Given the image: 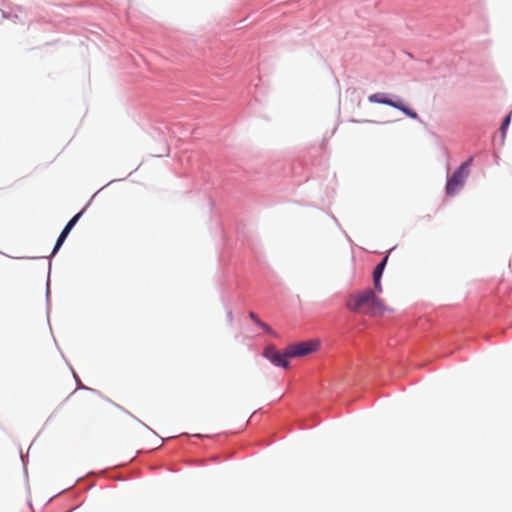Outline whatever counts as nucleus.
<instances>
[{
	"mask_svg": "<svg viewBox=\"0 0 512 512\" xmlns=\"http://www.w3.org/2000/svg\"><path fill=\"white\" fill-rule=\"evenodd\" d=\"M346 307L352 312L373 313L382 309L383 305L375 292L368 288L349 295L346 300Z\"/></svg>",
	"mask_w": 512,
	"mask_h": 512,
	"instance_id": "nucleus-1",
	"label": "nucleus"
},
{
	"mask_svg": "<svg viewBox=\"0 0 512 512\" xmlns=\"http://www.w3.org/2000/svg\"><path fill=\"white\" fill-rule=\"evenodd\" d=\"M320 348V342L318 340H308L295 344H291L287 347V355L291 358L304 357L312 354Z\"/></svg>",
	"mask_w": 512,
	"mask_h": 512,
	"instance_id": "nucleus-2",
	"label": "nucleus"
},
{
	"mask_svg": "<svg viewBox=\"0 0 512 512\" xmlns=\"http://www.w3.org/2000/svg\"><path fill=\"white\" fill-rule=\"evenodd\" d=\"M369 101L372 103L385 104V105L394 107V108L402 111L406 116H408L412 119H418V114L414 110L405 106L402 101H393L391 99L386 98L381 93H375V94L370 95Z\"/></svg>",
	"mask_w": 512,
	"mask_h": 512,
	"instance_id": "nucleus-3",
	"label": "nucleus"
},
{
	"mask_svg": "<svg viewBox=\"0 0 512 512\" xmlns=\"http://www.w3.org/2000/svg\"><path fill=\"white\" fill-rule=\"evenodd\" d=\"M468 172V163H463L447 181V194L454 195L458 191L468 176Z\"/></svg>",
	"mask_w": 512,
	"mask_h": 512,
	"instance_id": "nucleus-4",
	"label": "nucleus"
},
{
	"mask_svg": "<svg viewBox=\"0 0 512 512\" xmlns=\"http://www.w3.org/2000/svg\"><path fill=\"white\" fill-rule=\"evenodd\" d=\"M263 356L275 366L283 367L285 369L289 367L288 359L291 357L290 355H287V348L283 353H281L275 346L270 345L263 351Z\"/></svg>",
	"mask_w": 512,
	"mask_h": 512,
	"instance_id": "nucleus-5",
	"label": "nucleus"
},
{
	"mask_svg": "<svg viewBox=\"0 0 512 512\" xmlns=\"http://www.w3.org/2000/svg\"><path fill=\"white\" fill-rule=\"evenodd\" d=\"M388 261V256H385L384 259L375 267L373 271V283L375 290L379 293L382 292V285H381V276L384 271V268L386 266V263Z\"/></svg>",
	"mask_w": 512,
	"mask_h": 512,
	"instance_id": "nucleus-6",
	"label": "nucleus"
},
{
	"mask_svg": "<svg viewBox=\"0 0 512 512\" xmlns=\"http://www.w3.org/2000/svg\"><path fill=\"white\" fill-rule=\"evenodd\" d=\"M70 231H71L70 228H68L67 226L64 227V229L62 230V232L60 233V235H59V237H58V239L56 241V244L54 246L52 255H54L59 250V248L62 246L63 242L67 238V236L70 233Z\"/></svg>",
	"mask_w": 512,
	"mask_h": 512,
	"instance_id": "nucleus-7",
	"label": "nucleus"
},
{
	"mask_svg": "<svg viewBox=\"0 0 512 512\" xmlns=\"http://www.w3.org/2000/svg\"><path fill=\"white\" fill-rule=\"evenodd\" d=\"M70 231H71L70 228H68L67 226L64 227V229L62 230V232L60 233V235H59V237H58V239L56 241V244L54 246L52 255H54L59 250V248L62 246L63 242L67 238V236L70 233Z\"/></svg>",
	"mask_w": 512,
	"mask_h": 512,
	"instance_id": "nucleus-8",
	"label": "nucleus"
},
{
	"mask_svg": "<svg viewBox=\"0 0 512 512\" xmlns=\"http://www.w3.org/2000/svg\"><path fill=\"white\" fill-rule=\"evenodd\" d=\"M249 317H250V318H251V319H252V320H253V321H254V322H255L259 327H261L262 329H264V330H265V331H267V332H269V331H270V327H269L266 323L262 322V321H261V320L256 316V314H255V313L250 312V313H249Z\"/></svg>",
	"mask_w": 512,
	"mask_h": 512,
	"instance_id": "nucleus-9",
	"label": "nucleus"
},
{
	"mask_svg": "<svg viewBox=\"0 0 512 512\" xmlns=\"http://www.w3.org/2000/svg\"><path fill=\"white\" fill-rule=\"evenodd\" d=\"M510 121H511V114L507 115L506 118L504 119L502 125H501V133H502V136L504 137L505 136V133H506V130L510 124Z\"/></svg>",
	"mask_w": 512,
	"mask_h": 512,
	"instance_id": "nucleus-10",
	"label": "nucleus"
},
{
	"mask_svg": "<svg viewBox=\"0 0 512 512\" xmlns=\"http://www.w3.org/2000/svg\"><path fill=\"white\" fill-rule=\"evenodd\" d=\"M82 215V212L76 214L74 217H72L69 222L66 224V226L70 229H72L75 224L77 223V221L79 220V218L81 217Z\"/></svg>",
	"mask_w": 512,
	"mask_h": 512,
	"instance_id": "nucleus-11",
	"label": "nucleus"
},
{
	"mask_svg": "<svg viewBox=\"0 0 512 512\" xmlns=\"http://www.w3.org/2000/svg\"><path fill=\"white\" fill-rule=\"evenodd\" d=\"M112 408H113V410H114V412H115V413H121V414H123V415H127V416H129V415H130L127 411H125V410L121 409V408H120V407H118V406H113Z\"/></svg>",
	"mask_w": 512,
	"mask_h": 512,
	"instance_id": "nucleus-12",
	"label": "nucleus"
}]
</instances>
